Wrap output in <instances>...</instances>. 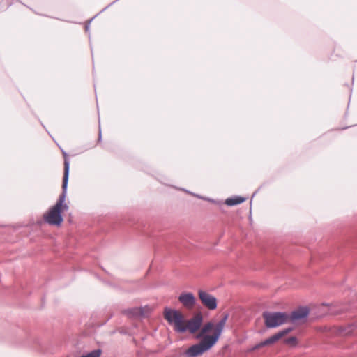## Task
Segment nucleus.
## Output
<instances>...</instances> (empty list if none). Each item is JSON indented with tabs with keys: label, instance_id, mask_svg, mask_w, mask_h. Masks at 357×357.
<instances>
[{
	"label": "nucleus",
	"instance_id": "obj_1",
	"mask_svg": "<svg viewBox=\"0 0 357 357\" xmlns=\"http://www.w3.org/2000/svg\"><path fill=\"white\" fill-rule=\"evenodd\" d=\"M227 319L228 314H225L215 326L212 322L206 323L196 335V338L202 339L201 341L190 347L183 355L185 357H197L209 350L220 337Z\"/></svg>",
	"mask_w": 357,
	"mask_h": 357
},
{
	"label": "nucleus",
	"instance_id": "obj_2",
	"mask_svg": "<svg viewBox=\"0 0 357 357\" xmlns=\"http://www.w3.org/2000/svg\"><path fill=\"white\" fill-rule=\"evenodd\" d=\"M64 155V174L63 178V192L59 197V199L56 204L49 211V212L44 216V219L46 222L52 225H60L63 222V218L61 216L62 209H67L68 206L64 204L66 199V192L68 186L69 169H70V162L67 158L66 153L63 152Z\"/></svg>",
	"mask_w": 357,
	"mask_h": 357
},
{
	"label": "nucleus",
	"instance_id": "obj_3",
	"mask_svg": "<svg viewBox=\"0 0 357 357\" xmlns=\"http://www.w3.org/2000/svg\"><path fill=\"white\" fill-rule=\"evenodd\" d=\"M164 317L167 322L173 326L174 330L177 333H183L186 332L185 319L183 314L178 310L165 307Z\"/></svg>",
	"mask_w": 357,
	"mask_h": 357
},
{
	"label": "nucleus",
	"instance_id": "obj_4",
	"mask_svg": "<svg viewBox=\"0 0 357 357\" xmlns=\"http://www.w3.org/2000/svg\"><path fill=\"white\" fill-rule=\"evenodd\" d=\"M262 317L268 328H276L289 321V314L285 312L265 311Z\"/></svg>",
	"mask_w": 357,
	"mask_h": 357
},
{
	"label": "nucleus",
	"instance_id": "obj_5",
	"mask_svg": "<svg viewBox=\"0 0 357 357\" xmlns=\"http://www.w3.org/2000/svg\"><path fill=\"white\" fill-rule=\"evenodd\" d=\"M292 331V328H287L284 330H282L275 335H272L271 337L267 338L266 340L261 342L260 343L256 344L254 346V347L252 349V350H257L259 349L261 347L271 345L278 341L280 339H281L282 337L288 334Z\"/></svg>",
	"mask_w": 357,
	"mask_h": 357
},
{
	"label": "nucleus",
	"instance_id": "obj_6",
	"mask_svg": "<svg viewBox=\"0 0 357 357\" xmlns=\"http://www.w3.org/2000/svg\"><path fill=\"white\" fill-rule=\"evenodd\" d=\"M198 296L203 305L208 310H213L217 307V300L213 296L203 290L198 291Z\"/></svg>",
	"mask_w": 357,
	"mask_h": 357
},
{
	"label": "nucleus",
	"instance_id": "obj_7",
	"mask_svg": "<svg viewBox=\"0 0 357 357\" xmlns=\"http://www.w3.org/2000/svg\"><path fill=\"white\" fill-rule=\"evenodd\" d=\"M202 321V315L200 313L195 314L192 318L186 321V331H189L191 334H194L200 328Z\"/></svg>",
	"mask_w": 357,
	"mask_h": 357
},
{
	"label": "nucleus",
	"instance_id": "obj_8",
	"mask_svg": "<svg viewBox=\"0 0 357 357\" xmlns=\"http://www.w3.org/2000/svg\"><path fill=\"white\" fill-rule=\"evenodd\" d=\"M178 301L183 304L184 307L188 309H192L196 302V299L192 293H182L178 296Z\"/></svg>",
	"mask_w": 357,
	"mask_h": 357
},
{
	"label": "nucleus",
	"instance_id": "obj_9",
	"mask_svg": "<svg viewBox=\"0 0 357 357\" xmlns=\"http://www.w3.org/2000/svg\"><path fill=\"white\" fill-rule=\"evenodd\" d=\"M309 314V310L307 307H300L298 310L291 312L289 315V321L296 322L299 320L305 319Z\"/></svg>",
	"mask_w": 357,
	"mask_h": 357
},
{
	"label": "nucleus",
	"instance_id": "obj_10",
	"mask_svg": "<svg viewBox=\"0 0 357 357\" xmlns=\"http://www.w3.org/2000/svg\"><path fill=\"white\" fill-rule=\"evenodd\" d=\"M244 201H245V198L240 197V196H236L230 198H227L225 201V204L227 206H235L239 204L243 203Z\"/></svg>",
	"mask_w": 357,
	"mask_h": 357
},
{
	"label": "nucleus",
	"instance_id": "obj_11",
	"mask_svg": "<svg viewBox=\"0 0 357 357\" xmlns=\"http://www.w3.org/2000/svg\"><path fill=\"white\" fill-rule=\"evenodd\" d=\"M125 313L129 317H135L142 314V311L139 308H132L125 311Z\"/></svg>",
	"mask_w": 357,
	"mask_h": 357
},
{
	"label": "nucleus",
	"instance_id": "obj_12",
	"mask_svg": "<svg viewBox=\"0 0 357 357\" xmlns=\"http://www.w3.org/2000/svg\"><path fill=\"white\" fill-rule=\"evenodd\" d=\"M101 354V350L96 349L93 350L91 352L87 354L86 355L82 356L81 357H100Z\"/></svg>",
	"mask_w": 357,
	"mask_h": 357
},
{
	"label": "nucleus",
	"instance_id": "obj_13",
	"mask_svg": "<svg viewBox=\"0 0 357 357\" xmlns=\"http://www.w3.org/2000/svg\"><path fill=\"white\" fill-rule=\"evenodd\" d=\"M354 327H355L354 325L349 326L348 329H345L344 331H342V333H343V335H345L353 334V333H354Z\"/></svg>",
	"mask_w": 357,
	"mask_h": 357
},
{
	"label": "nucleus",
	"instance_id": "obj_14",
	"mask_svg": "<svg viewBox=\"0 0 357 357\" xmlns=\"http://www.w3.org/2000/svg\"><path fill=\"white\" fill-rule=\"evenodd\" d=\"M296 341L297 340L295 337H291L284 340L285 343L288 344H295L296 343Z\"/></svg>",
	"mask_w": 357,
	"mask_h": 357
},
{
	"label": "nucleus",
	"instance_id": "obj_15",
	"mask_svg": "<svg viewBox=\"0 0 357 357\" xmlns=\"http://www.w3.org/2000/svg\"><path fill=\"white\" fill-rule=\"evenodd\" d=\"M101 137H102L101 130H100V128H99V134H98V139H99V140L101 139Z\"/></svg>",
	"mask_w": 357,
	"mask_h": 357
},
{
	"label": "nucleus",
	"instance_id": "obj_16",
	"mask_svg": "<svg viewBox=\"0 0 357 357\" xmlns=\"http://www.w3.org/2000/svg\"><path fill=\"white\" fill-rule=\"evenodd\" d=\"M89 26H86V31H88V30H89Z\"/></svg>",
	"mask_w": 357,
	"mask_h": 357
}]
</instances>
